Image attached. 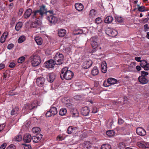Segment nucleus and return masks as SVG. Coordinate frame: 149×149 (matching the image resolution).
I'll return each instance as SVG.
<instances>
[{"label":"nucleus","instance_id":"obj_63","mask_svg":"<svg viewBox=\"0 0 149 149\" xmlns=\"http://www.w3.org/2000/svg\"><path fill=\"white\" fill-rule=\"evenodd\" d=\"M136 69L138 71H139L141 70V68L140 66L137 65L136 67Z\"/></svg>","mask_w":149,"mask_h":149},{"label":"nucleus","instance_id":"obj_18","mask_svg":"<svg viewBox=\"0 0 149 149\" xmlns=\"http://www.w3.org/2000/svg\"><path fill=\"white\" fill-rule=\"evenodd\" d=\"M32 137L31 134H25L24 136L23 140L26 143H29L31 140Z\"/></svg>","mask_w":149,"mask_h":149},{"label":"nucleus","instance_id":"obj_48","mask_svg":"<svg viewBox=\"0 0 149 149\" xmlns=\"http://www.w3.org/2000/svg\"><path fill=\"white\" fill-rule=\"evenodd\" d=\"M137 145L139 148H143V142H138L137 143Z\"/></svg>","mask_w":149,"mask_h":149},{"label":"nucleus","instance_id":"obj_44","mask_svg":"<svg viewBox=\"0 0 149 149\" xmlns=\"http://www.w3.org/2000/svg\"><path fill=\"white\" fill-rule=\"evenodd\" d=\"M102 22V19L100 17H98L95 20V22L97 24H100Z\"/></svg>","mask_w":149,"mask_h":149},{"label":"nucleus","instance_id":"obj_60","mask_svg":"<svg viewBox=\"0 0 149 149\" xmlns=\"http://www.w3.org/2000/svg\"><path fill=\"white\" fill-rule=\"evenodd\" d=\"M24 10L23 8L19 9V15H21L23 12Z\"/></svg>","mask_w":149,"mask_h":149},{"label":"nucleus","instance_id":"obj_30","mask_svg":"<svg viewBox=\"0 0 149 149\" xmlns=\"http://www.w3.org/2000/svg\"><path fill=\"white\" fill-rule=\"evenodd\" d=\"M77 128L76 127L70 126L68 128L67 132L68 134H71L73 132L74 130H76Z\"/></svg>","mask_w":149,"mask_h":149},{"label":"nucleus","instance_id":"obj_21","mask_svg":"<svg viewBox=\"0 0 149 149\" xmlns=\"http://www.w3.org/2000/svg\"><path fill=\"white\" fill-rule=\"evenodd\" d=\"M55 75L53 73H49L47 75V79L49 82H52L55 79Z\"/></svg>","mask_w":149,"mask_h":149},{"label":"nucleus","instance_id":"obj_50","mask_svg":"<svg viewBox=\"0 0 149 149\" xmlns=\"http://www.w3.org/2000/svg\"><path fill=\"white\" fill-rule=\"evenodd\" d=\"M143 148H149V144L147 142H143Z\"/></svg>","mask_w":149,"mask_h":149},{"label":"nucleus","instance_id":"obj_38","mask_svg":"<svg viewBox=\"0 0 149 149\" xmlns=\"http://www.w3.org/2000/svg\"><path fill=\"white\" fill-rule=\"evenodd\" d=\"M115 19L116 22L119 23H121L123 21L122 18L121 17L118 16H116L115 17Z\"/></svg>","mask_w":149,"mask_h":149},{"label":"nucleus","instance_id":"obj_27","mask_svg":"<svg viewBox=\"0 0 149 149\" xmlns=\"http://www.w3.org/2000/svg\"><path fill=\"white\" fill-rule=\"evenodd\" d=\"M8 35V33L7 32H5L3 33L1 38V43H3L5 41Z\"/></svg>","mask_w":149,"mask_h":149},{"label":"nucleus","instance_id":"obj_23","mask_svg":"<svg viewBox=\"0 0 149 149\" xmlns=\"http://www.w3.org/2000/svg\"><path fill=\"white\" fill-rule=\"evenodd\" d=\"M35 40L37 45H41L43 42L42 38L38 36L35 38Z\"/></svg>","mask_w":149,"mask_h":149},{"label":"nucleus","instance_id":"obj_59","mask_svg":"<svg viewBox=\"0 0 149 149\" xmlns=\"http://www.w3.org/2000/svg\"><path fill=\"white\" fill-rule=\"evenodd\" d=\"M5 125L4 124L0 125V132L3 130L5 127Z\"/></svg>","mask_w":149,"mask_h":149},{"label":"nucleus","instance_id":"obj_51","mask_svg":"<svg viewBox=\"0 0 149 149\" xmlns=\"http://www.w3.org/2000/svg\"><path fill=\"white\" fill-rule=\"evenodd\" d=\"M141 76H142L143 77H145L146 76H147L148 74V72H146L144 71H141Z\"/></svg>","mask_w":149,"mask_h":149},{"label":"nucleus","instance_id":"obj_24","mask_svg":"<svg viewBox=\"0 0 149 149\" xmlns=\"http://www.w3.org/2000/svg\"><path fill=\"white\" fill-rule=\"evenodd\" d=\"M99 73V71L97 66H95L92 69L91 71L92 74L94 76L97 75Z\"/></svg>","mask_w":149,"mask_h":149},{"label":"nucleus","instance_id":"obj_53","mask_svg":"<svg viewBox=\"0 0 149 149\" xmlns=\"http://www.w3.org/2000/svg\"><path fill=\"white\" fill-rule=\"evenodd\" d=\"M56 139L58 141H62L63 140V138L61 135H59L57 136Z\"/></svg>","mask_w":149,"mask_h":149},{"label":"nucleus","instance_id":"obj_20","mask_svg":"<svg viewBox=\"0 0 149 149\" xmlns=\"http://www.w3.org/2000/svg\"><path fill=\"white\" fill-rule=\"evenodd\" d=\"M74 6L75 9L79 11H82L84 9V6L81 3H75Z\"/></svg>","mask_w":149,"mask_h":149},{"label":"nucleus","instance_id":"obj_26","mask_svg":"<svg viewBox=\"0 0 149 149\" xmlns=\"http://www.w3.org/2000/svg\"><path fill=\"white\" fill-rule=\"evenodd\" d=\"M91 146V143L89 141H85L83 144L84 149H89Z\"/></svg>","mask_w":149,"mask_h":149},{"label":"nucleus","instance_id":"obj_34","mask_svg":"<svg viewBox=\"0 0 149 149\" xmlns=\"http://www.w3.org/2000/svg\"><path fill=\"white\" fill-rule=\"evenodd\" d=\"M101 149H112L111 146L108 144H103L101 146Z\"/></svg>","mask_w":149,"mask_h":149},{"label":"nucleus","instance_id":"obj_25","mask_svg":"<svg viewBox=\"0 0 149 149\" xmlns=\"http://www.w3.org/2000/svg\"><path fill=\"white\" fill-rule=\"evenodd\" d=\"M19 110L17 107H16L13 109L11 111V115L16 116L19 113Z\"/></svg>","mask_w":149,"mask_h":149},{"label":"nucleus","instance_id":"obj_16","mask_svg":"<svg viewBox=\"0 0 149 149\" xmlns=\"http://www.w3.org/2000/svg\"><path fill=\"white\" fill-rule=\"evenodd\" d=\"M138 80L139 82L142 84H146L148 82V80L145 77H143L142 76H140L139 77Z\"/></svg>","mask_w":149,"mask_h":149},{"label":"nucleus","instance_id":"obj_56","mask_svg":"<svg viewBox=\"0 0 149 149\" xmlns=\"http://www.w3.org/2000/svg\"><path fill=\"white\" fill-rule=\"evenodd\" d=\"M135 60L138 62H141V58L140 57H135Z\"/></svg>","mask_w":149,"mask_h":149},{"label":"nucleus","instance_id":"obj_11","mask_svg":"<svg viewBox=\"0 0 149 149\" xmlns=\"http://www.w3.org/2000/svg\"><path fill=\"white\" fill-rule=\"evenodd\" d=\"M47 19L52 24H55L58 21V19L57 17L52 15L48 16Z\"/></svg>","mask_w":149,"mask_h":149},{"label":"nucleus","instance_id":"obj_61","mask_svg":"<svg viewBox=\"0 0 149 149\" xmlns=\"http://www.w3.org/2000/svg\"><path fill=\"white\" fill-rule=\"evenodd\" d=\"M92 112L93 113H97V109L95 107L93 108Z\"/></svg>","mask_w":149,"mask_h":149},{"label":"nucleus","instance_id":"obj_14","mask_svg":"<svg viewBox=\"0 0 149 149\" xmlns=\"http://www.w3.org/2000/svg\"><path fill=\"white\" fill-rule=\"evenodd\" d=\"M92 61L91 60H88L83 63L82 67L84 69L88 68L92 65Z\"/></svg>","mask_w":149,"mask_h":149},{"label":"nucleus","instance_id":"obj_17","mask_svg":"<svg viewBox=\"0 0 149 149\" xmlns=\"http://www.w3.org/2000/svg\"><path fill=\"white\" fill-rule=\"evenodd\" d=\"M45 82V79L43 77H40L36 79V84L39 86H42Z\"/></svg>","mask_w":149,"mask_h":149},{"label":"nucleus","instance_id":"obj_1","mask_svg":"<svg viewBox=\"0 0 149 149\" xmlns=\"http://www.w3.org/2000/svg\"><path fill=\"white\" fill-rule=\"evenodd\" d=\"M68 68L65 67L61 70L60 77L62 79L70 80L73 77L74 74L73 72L68 70Z\"/></svg>","mask_w":149,"mask_h":149},{"label":"nucleus","instance_id":"obj_5","mask_svg":"<svg viewBox=\"0 0 149 149\" xmlns=\"http://www.w3.org/2000/svg\"><path fill=\"white\" fill-rule=\"evenodd\" d=\"M37 13H39L41 17H42L44 14H47V8H46V6L44 5L41 6L39 10L36 11L34 12L33 17H35Z\"/></svg>","mask_w":149,"mask_h":149},{"label":"nucleus","instance_id":"obj_28","mask_svg":"<svg viewBox=\"0 0 149 149\" xmlns=\"http://www.w3.org/2000/svg\"><path fill=\"white\" fill-rule=\"evenodd\" d=\"M66 33V31L64 29H61L58 32V34L60 37L64 36Z\"/></svg>","mask_w":149,"mask_h":149},{"label":"nucleus","instance_id":"obj_31","mask_svg":"<svg viewBox=\"0 0 149 149\" xmlns=\"http://www.w3.org/2000/svg\"><path fill=\"white\" fill-rule=\"evenodd\" d=\"M23 25L22 23L21 22H18L16 25L15 26V29L17 31H19L22 27Z\"/></svg>","mask_w":149,"mask_h":149},{"label":"nucleus","instance_id":"obj_45","mask_svg":"<svg viewBox=\"0 0 149 149\" xmlns=\"http://www.w3.org/2000/svg\"><path fill=\"white\" fill-rule=\"evenodd\" d=\"M138 10L140 12H144L146 11L145 7L144 6H139L138 7Z\"/></svg>","mask_w":149,"mask_h":149},{"label":"nucleus","instance_id":"obj_40","mask_svg":"<svg viewBox=\"0 0 149 149\" xmlns=\"http://www.w3.org/2000/svg\"><path fill=\"white\" fill-rule=\"evenodd\" d=\"M147 62L145 60H143L141 61L140 63V65L141 66V67L144 68V67L146 66V65H147Z\"/></svg>","mask_w":149,"mask_h":149},{"label":"nucleus","instance_id":"obj_54","mask_svg":"<svg viewBox=\"0 0 149 149\" xmlns=\"http://www.w3.org/2000/svg\"><path fill=\"white\" fill-rule=\"evenodd\" d=\"M7 146L6 143H3L1 146L0 147V149H5L6 146Z\"/></svg>","mask_w":149,"mask_h":149},{"label":"nucleus","instance_id":"obj_4","mask_svg":"<svg viewBox=\"0 0 149 149\" xmlns=\"http://www.w3.org/2000/svg\"><path fill=\"white\" fill-rule=\"evenodd\" d=\"M64 59L63 55L60 53H57L54 57V60L55 64L58 65L61 64Z\"/></svg>","mask_w":149,"mask_h":149},{"label":"nucleus","instance_id":"obj_46","mask_svg":"<svg viewBox=\"0 0 149 149\" xmlns=\"http://www.w3.org/2000/svg\"><path fill=\"white\" fill-rule=\"evenodd\" d=\"M6 149H16V147L14 145L11 144L8 146Z\"/></svg>","mask_w":149,"mask_h":149},{"label":"nucleus","instance_id":"obj_47","mask_svg":"<svg viewBox=\"0 0 149 149\" xmlns=\"http://www.w3.org/2000/svg\"><path fill=\"white\" fill-rule=\"evenodd\" d=\"M119 147L120 149H124L125 147V143L123 142L120 143Z\"/></svg>","mask_w":149,"mask_h":149},{"label":"nucleus","instance_id":"obj_10","mask_svg":"<svg viewBox=\"0 0 149 149\" xmlns=\"http://www.w3.org/2000/svg\"><path fill=\"white\" fill-rule=\"evenodd\" d=\"M55 63L53 60H50L44 63L45 67L47 68H53L55 64Z\"/></svg>","mask_w":149,"mask_h":149},{"label":"nucleus","instance_id":"obj_39","mask_svg":"<svg viewBox=\"0 0 149 149\" xmlns=\"http://www.w3.org/2000/svg\"><path fill=\"white\" fill-rule=\"evenodd\" d=\"M32 130L33 133H37L40 132V129L39 127H35L33 128Z\"/></svg>","mask_w":149,"mask_h":149},{"label":"nucleus","instance_id":"obj_15","mask_svg":"<svg viewBox=\"0 0 149 149\" xmlns=\"http://www.w3.org/2000/svg\"><path fill=\"white\" fill-rule=\"evenodd\" d=\"M89 112V109L87 107H84L81 109V114L84 116H87L88 115Z\"/></svg>","mask_w":149,"mask_h":149},{"label":"nucleus","instance_id":"obj_49","mask_svg":"<svg viewBox=\"0 0 149 149\" xmlns=\"http://www.w3.org/2000/svg\"><path fill=\"white\" fill-rule=\"evenodd\" d=\"M24 149H31V147L30 145L24 144Z\"/></svg>","mask_w":149,"mask_h":149},{"label":"nucleus","instance_id":"obj_29","mask_svg":"<svg viewBox=\"0 0 149 149\" xmlns=\"http://www.w3.org/2000/svg\"><path fill=\"white\" fill-rule=\"evenodd\" d=\"M113 20V17L111 16H109L107 17L105 20L104 22L107 24L111 23Z\"/></svg>","mask_w":149,"mask_h":149},{"label":"nucleus","instance_id":"obj_62","mask_svg":"<svg viewBox=\"0 0 149 149\" xmlns=\"http://www.w3.org/2000/svg\"><path fill=\"white\" fill-rule=\"evenodd\" d=\"M5 67V65L3 64H0V70L3 68Z\"/></svg>","mask_w":149,"mask_h":149},{"label":"nucleus","instance_id":"obj_55","mask_svg":"<svg viewBox=\"0 0 149 149\" xmlns=\"http://www.w3.org/2000/svg\"><path fill=\"white\" fill-rule=\"evenodd\" d=\"M14 47V45L13 44H9L7 46V48L9 49H11Z\"/></svg>","mask_w":149,"mask_h":149},{"label":"nucleus","instance_id":"obj_33","mask_svg":"<svg viewBox=\"0 0 149 149\" xmlns=\"http://www.w3.org/2000/svg\"><path fill=\"white\" fill-rule=\"evenodd\" d=\"M106 134L109 137H112L114 136L115 132L113 130H109L107 131Z\"/></svg>","mask_w":149,"mask_h":149},{"label":"nucleus","instance_id":"obj_57","mask_svg":"<svg viewBox=\"0 0 149 149\" xmlns=\"http://www.w3.org/2000/svg\"><path fill=\"white\" fill-rule=\"evenodd\" d=\"M144 69L145 70H149V63H147V64L146 65V66H145V67H144Z\"/></svg>","mask_w":149,"mask_h":149},{"label":"nucleus","instance_id":"obj_22","mask_svg":"<svg viewBox=\"0 0 149 149\" xmlns=\"http://www.w3.org/2000/svg\"><path fill=\"white\" fill-rule=\"evenodd\" d=\"M101 71L102 72L105 73L107 72V66L105 61L102 62L101 64Z\"/></svg>","mask_w":149,"mask_h":149},{"label":"nucleus","instance_id":"obj_58","mask_svg":"<svg viewBox=\"0 0 149 149\" xmlns=\"http://www.w3.org/2000/svg\"><path fill=\"white\" fill-rule=\"evenodd\" d=\"M15 63L11 62L10 63L9 65V67L11 68H13L15 66Z\"/></svg>","mask_w":149,"mask_h":149},{"label":"nucleus","instance_id":"obj_9","mask_svg":"<svg viewBox=\"0 0 149 149\" xmlns=\"http://www.w3.org/2000/svg\"><path fill=\"white\" fill-rule=\"evenodd\" d=\"M90 41L92 48L96 49L98 46L97 38L95 36L91 38Z\"/></svg>","mask_w":149,"mask_h":149},{"label":"nucleus","instance_id":"obj_8","mask_svg":"<svg viewBox=\"0 0 149 149\" xmlns=\"http://www.w3.org/2000/svg\"><path fill=\"white\" fill-rule=\"evenodd\" d=\"M117 82V81L116 79L112 78H110L107 80V83L108 84H107V82H104L103 85L105 87H108L110 85L116 84Z\"/></svg>","mask_w":149,"mask_h":149},{"label":"nucleus","instance_id":"obj_64","mask_svg":"<svg viewBox=\"0 0 149 149\" xmlns=\"http://www.w3.org/2000/svg\"><path fill=\"white\" fill-rule=\"evenodd\" d=\"M142 19H143V22L144 23L147 22L148 21V19L147 18H143Z\"/></svg>","mask_w":149,"mask_h":149},{"label":"nucleus","instance_id":"obj_52","mask_svg":"<svg viewBox=\"0 0 149 149\" xmlns=\"http://www.w3.org/2000/svg\"><path fill=\"white\" fill-rule=\"evenodd\" d=\"M124 123V121L121 118L118 119V123L119 125H121Z\"/></svg>","mask_w":149,"mask_h":149},{"label":"nucleus","instance_id":"obj_12","mask_svg":"<svg viewBox=\"0 0 149 149\" xmlns=\"http://www.w3.org/2000/svg\"><path fill=\"white\" fill-rule=\"evenodd\" d=\"M136 133L141 136H144L146 134V132L145 130L141 127L137 128L136 130Z\"/></svg>","mask_w":149,"mask_h":149},{"label":"nucleus","instance_id":"obj_37","mask_svg":"<svg viewBox=\"0 0 149 149\" xmlns=\"http://www.w3.org/2000/svg\"><path fill=\"white\" fill-rule=\"evenodd\" d=\"M26 39V38L24 36H22L19 38L18 42L19 43H21L24 42Z\"/></svg>","mask_w":149,"mask_h":149},{"label":"nucleus","instance_id":"obj_41","mask_svg":"<svg viewBox=\"0 0 149 149\" xmlns=\"http://www.w3.org/2000/svg\"><path fill=\"white\" fill-rule=\"evenodd\" d=\"M15 140L17 141H20L22 139V136L20 135H18L16 136L15 138Z\"/></svg>","mask_w":149,"mask_h":149},{"label":"nucleus","instance_id":"obj_19","mask_svg":"<svg viewBox=\"0 0 149 149\" xmlns=\"http://www.w3.org/2000/svg\"><path fill=\"white\" fill-rule=\"evenodd\" d=\"M42 138V135L40 134H38L32 137V140L33 142L38 143L39 142Z\"/></svg>","mask_w":149,"mask_h":149},{"label":"nucleus","instance_id":"obj_35","mask_svg":"<svg viewBox=\"0 0 149 149\" xmlns=\"http://www.w3.org/2000/svg\"><path fill=\"white\" fill-rule=\"evenodd\" d=\"M72 115L73 117H77L79 116L78 112L76 109H73L72 111Z\"/></svg>","mask_w":149,"mask_h":149},{"label":"nucleus","instance_id":"obj_13","mask_svg":"<svg viewBox=\"0 0 149 149\" xmlns=\"http://www.w3.org/2000/svg\"><path fill=\"white\" fill-rule=\"evenodd\" d=\"M32 14L34 15V13L32 12L31 9V8H28L26 10L24 13L23 15L24 17L26 19L28 18L30 16V15H31Z\"/></svg>","mask_w":149,"mask_h":149},{"label":"nucleus","instance_id":"obj_2","mask_svg":"<svg viewBox=\"0 0 149 149\" xmlns=\"http://www.w3.org/2000/svg\"><path fill=\"white\" fill-rule=\"evenodd\" d=\"M30 59L32 66L35 67L39 65L41 62L40 57L37 55H33L31 56Z\"/></svg>","mask_w":149,"mask_h":149},{"label":"nucleus","instance_id":"obj_6","mask_svg":"<svg viewBox=\"0 0 149 149\" xmlns=\"http://www.w3.org/2000/svg\"><path fill=\"white\" fill-rule=\"evenodd\" d=\"M57 113L56 108L54 107H51L49 111H48L46 113V116L48 117L54 116Z\"/></svg>","mask_w":149,"mask_h":149},{"label":"nucleus","instance_id":"obj_3","mask_svg":"<svg viewBox=\"0 0 149 149\" xmlns=\"http://www.w3.org/2000/svg\"><path fill=\"white\" fill-rule=\"evenodd\" d=\"M38 104V102L36 100L33 101L31 104L29 103H26L24 106L22 111H25L29 110H31L37 107Z\"/></svg>","mask_w":149,"mask_h":149},{"label":"nucleus","instance_id":"obj_7","mask_svg":"<svg viewBox=\"0 0 149 149\" xmlns=\"http://www.w3.org/2000/svg\"><path fill=\"white\" fill-rule=\"evenodd\" d=\"M106 33L109 36L114 37L117 35L118 32L115 29L108 28L106 31Z\"/></svg>","mask_w":149,"mask_h":149},{"label":"nucleus","instance_id":"obj_32","mask_svg":"<svg viewBox=\"0 0 149 149\" xmlns=\"http://www.w3.org/2000/svg\"><path fill=\"white\" fill-rule=\"evenodd\" d=\"M97 14V13L96 11L95 10L92 9L90 11L89 16L92 18H94Z\"/></svg>","mask_w":149,"mask_h":149},{"label":"nucleus","instance_id":"obj_43","mask_svg":"<svg viewBox=\"0 0 149 149\" xmlns=\"http://www.w3.org/2000/svg\"><path fill=\"white\" fill-rule=\"evenodd\" d=\"M83 33V30L81 29L78 30L77 31L76 33H74L73 34L74 35H78L82 34Z\"/></svg>","mask_w":149,"mask_h":149},{"label":"nucleus","instance_id":"obj_36","mask_svg":"<svg viewBox=\"0 0 149 149\" xmlns=\"http://www.w3.org/2000/svg\"><path fill=\"white\" fill-rule=\"evenodd\" d=\"M67 113V110L65 108L61 109L59 111V113L61 116L64 115Z\"/></svg>","mask_w":149,"mask_h":149},{"label":"nucleus","instance_id":"obj_42","mask_svg":"<svg viewBox=\"0 0 149 149\" xmlns=\"http://www.w3.org/2000/svg\"><path fill=\"white\" fill-rule=\"evenodd\" d=\"M25 58L24 56H22L19 58L17 61L18 63H21L25 60Z\"/></svg>","mask_w":149,"mask_h":149}]
</instances>
